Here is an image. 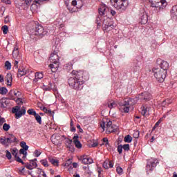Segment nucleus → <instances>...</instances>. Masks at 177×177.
<instances>
[{
	"label": "nucleus",
	"mask_w": 177,
	"mask_h": 177,
	"mask_svg": "<svg viewBox=\"0 0 177 177\" xmlns=\"http://www.w3.org/2000/svg\"><path fill=\"white\" fill-rule=\"evenodd\" d=\"M74 77H70L68 80L69 86L75 91H81L84 88L85 81L89 80V74L84 71H73Z\"/></svg>",
	"instance_id": "obj_1"
},
{
	"label": "nucleus",
	"mask_w": 177,
	"mask_h": 177,
	"mask_svg": "<svg viewBox=\"0 0 177 177\" xmlns=\"http://www.w3.org/2000/svg\"><path fill=\"white\" fill-rule=\"evenodd\" d=\"M138 100H150L151 99V94L149 92H144L138 95V97L129 99L125 100L124 102H119L120 111L122 113H129V106L136 104V103H138Z\"/></svg>",
	"instance_id": "obj_2"
},
{
	"label": "nucleus",
	"mask_w": 177,
	"mask_h": 177,
	"mask_svg": "<svg viewBox=\"0 0 177 177\" xmlns=\"http://www.w3.org/2000/svg\"><path fill=\"white\" fill-rule=\"evenodd\" d=\"M71 1V0H64L69 13H75V12H77V9L82 8V1L73 0L71 2V6H70L68 3H70Z\"/></svg>",
	"instance_id": "obj_3"
},
{
	"label": "nucleus",
	"mask_w": 177,
	"mask_h": 177,
	"mask_svg": "<svg viewBox=\"0 0 177 177\" xmlns=\"http://www.w3.org/2000/svg\"><path fill=\"white\" fill-rule=\"evenodd\" d=\"M152 71L155 78L158 81V82H164V80L167 77V71L158 69V68H153Z\"/></svg>",
	"instance_id": "obj_4"
},
{
	"label": "nucleus",
	"mask_w": 177,
	"mask_h": 177,
	"mask_svg": "<svg viewBox=\"0 0 177 177\" xmlns=\"http://www.w3.org/2000/svg\"><path fill=\"white\" fill-rule=\"evenodd\" d=\"M49 60L50 63H53L50 64L49 65V67L50 68H51V71H53V73H55L57 71V68H59V64H57V63H59V55H57V53H53L50 54Z\"/></svg>",
	"instance_id": "obj_5"
},
{
	"label": "nucleus",
	"mask_w": 177,
	"mask_h": 177,
	"mask_svg": "<svg viewBox=\"0 0 177 177\" xmlns=\"http://www.w3.org/2000/svg\"><path fill=\"white\" fill-rule=\"evenodd\" d=\"M113 6L120 12H125L128 8V0H113Z\"/></svg>",
	"instance_id": "obj_6"
},
{
	"label": "nucleus",
	"mask_w": 177,
	"mask_h": 177,
	"mask_svg": "<svg viewBox=\"0 0 177 177\" xmlns=\"http://www.w3.org/2000/svg\"><path fill=\"white\" fill-rule=\"evenodd\" d=\"M103 30L106 32H110L111 30H114V24L111 19L106 17L102 22Z\"/></svg>",
	"instance_id": "obj_7"
},
{
	"label": "nucleus",
	"mask_w": 177,
	"mask_h": 177,
	"mask_svg": "<svg viewBox=\"0 0 177 177\" xmlns=\"http://www.w3.org/2000/svg\"><path fill=\"white\" fill-rule=\"evenodd\" d=\"M101 128H102L103 131H104V128H106V133H111V132H115V126L113 125L112 121H109L106 122H102L100 124Z\"/></svg>",
	"instance_id": "obj_8"
},
{
	"label": "nucleus",
	"mask_w": 177,
	"mask_h": 177,
	"mask_svg": "<svg viewBox=\"0 0 177 177\" xmlns=\"http://www.w3.org/2000/svg\"><path fill=\"white\" fill-rule=\"evenodd\" d=\"M32 35H36L37 37H44L46 35L47 32L45 31L43 26L38 25L35 27V29H32L30 31Z\"/></svg>",
	"instance_id": "obj_9"
},
{
	"label": "nucleus",
	"mask_w": 177,
	"mask_h": 177,
	"mask_svg": "<svg viewBox=\"0 0 177 177\" xmlns=\"http://www.w3.org/2000/svg\"><path fill=\"white\" fill-rule=\"evenodd\" d=\"M158 163V160L155 158H151L147 160V167H146V171L147 174H151L152 171L154 170V168L157 167V164Z\"/></svg>",
	"instance_id": "obj_10"
},
{
	"label": "nucleus",
	"mask_w": 177,
	"mask_h": 177,
	"mask_svg": "<svg viewBox=\"0 0 177 177\" xmlns=\"http://www.w3.org/2000/svg\"><path fill=\"white\" fill-rule=\"evenodd\" d=\"M12 113H13V114H15V118L17 120H19V118H20L22 115H24L26 114V108L23 106L20 110V106H16L15 107L12 108Z\"/></svg>",
	"instance_id": "obj_11"
},
{
	"label": "nucleus",
	"mask_w": 177,
	"mask_h": 177,
	"mask_svg": "<svg viewBox=\"0 0 177 177\" xmlns=\"http://www.w3.org/2000/svg\"><path fill=\"white\" fill-rule=\"evenodd\" d=\"M152 8H158V9H164L167 6V2L165 0H160V1H156V0H150Z\"/></svg>",
	"instance_id": "obj_12"
},
{
	"label": "nucleus",
	"mask_w": 177,
	"mask_h": 177,
	"mask_svg": "<svg viewBox=\"0 0 177 177\" xmlns=\"http://www.w3.org/2000/svg\"><path fill=\"white\" fill-rule=\"evenodd\" d=\"M1 142L4 145H10V143L17 142V138H16V136H15L13 134H9L5 139H1Z\"/></svg>",
	"instance_id": "obj_13"
},
{
	"label": "nucleus",
	"mask_w": 177,
	"mask_h": 177,
	"mask_svg": "<svg viewBox=\"0 0 177 177\" xmlns=\"http://www.w3.org/2000/svg\"><path fill=\"white\" fill-rule=\"evenodd\" d=\"M9 100H8V98L6 97H3L0 100V109H1V110H5V109H6V107H8V106L9 105Z\"/></svg>",
	"instance_id": "obj_14"
},
{
	"label": "nucleus",
	"mask_w": 177,
	"mask_h": 177,
	"mask_svg": "<svg viewBox=\"0 0 177 177\" xmlns=\"http://www.w3.org/2000/svg\"><path fill=\"white\" fill-rule=\"evenodd\" d=\"M98 12L100 16H104L107 12V6H106L104 3L100 4Z\"/></svg>",
	"instance_id": "obj_15"
},
{
	"label": "nucleus",
	"mask_w": 177,
	"mask_h": 177,
	"mask_svg": "<svg viewBox=\"0 0 177 177\" xmlns=\"http://www.w3.org/2000/svg\"><path fill=\"white\" fill-rule=\"evenodd\" d=\"M82 160V162L85 165H88V164H93V160L86 155L82 156L80 157Z\"/></svg>",
	"instance_id": "obj_16"
},
{
	"label": "nucleus",
	"mask_w": 177,
	"mask_h": 177,
	"mask_svg": "<svg viewBox=\"0 0 177 177\" xmlns=\"http://www.w3.org/2000/svg\"><path fill=\"white\" fill-rule=\"evenodd\" d=\"M25 167L28 169H34V168H37V162L30 160V162L25 163Z\"/></svg>",
	"instance_id": "obj_17"
},
{
	"label": "nucleus",
	"mask_w": 177,
	"mask_h": 177,
	"mask_svg": "<svg viewBox=\"0 0 177 177\" xmlns=\"http://www.w3.org/2000/svg\"><path fill=\"white\" fill-rule=\"evenodd\" d=\"M12 57L15 59L20 60V55H19V47L17 46H15L14 50L12 51Z\"/></svg>",
	"instance_id": "obj_18"
},
{
	"label": "nucleus",
	"mask_w": 177,
	"mask_h": 177,
	"mask_svg": "<svg viewBox=\"0 0 177 177\" xmlns=\"http://www.w3.org/2000/svg\"><path fill=\"white\" fill-rule=\"evenodd\" d=\"M65 145L71 151H74V147L73 146V140L66 138Z\"/></svg>",
	"instance_id": "obj_19"
},
{
	"label": "nucleus",
	"mask_w": 177,
	"mask_h": 177,
	"mask_svg": "<svg viewBox=\"0 0 177 177\" xmlns=\"http://www.w3.org/2000/svg\"><path fill=\"white\" fill-rule=\"evenodd\" d=\"M171 16L174 20H177V5L174 6L171 10Z\"/></svg>",
	"instance_id": "obj_20"
},
{
	"label": "nucleus",
	"mask_w": 177,
	"mask_h": 177,
	"mask_svg": "<svg viewBox=\"0 0 177 177\" xmlns=\"http://www.w3.org/2000/svg\"><path fill=\"white\" fill-rule=\"evenodd\" d=\"M73 143H74L75 147H77V149H81L82 147V144H81V142H80V140H78L77 136H75L73 137Z\"/></svg>",
	"instance_id": "obj_21"
},
{
	"label": "nucleus",
	"mask_w": 177,
	"mask_h": 177,
	"mask_svg": "<svg viewBox=\"0 0 177 177\" xmlns=\"http://www.w3.org/2000/svg\"><path fill=\"white\" fill-rule=\"evenodd\" d=\"M168 67H169V64L167 62V61H162L160 62V67L158 68V69L160 70H164L165 71H167L168 70Z\"/></svg>",
	"instance_id": "obj_22"
},
{
	"label": "nucleus",
	"mask_w": 177,
	"mask_h": 177,
	"mask_svg": "<svg viewBox=\"0 0 177 177\" xmlns=\"http://www.w3.org/2000/svg\"><path fill=\"white\" fill-rule=\"evenodd\" d=\"M12 73H7L6 76V85L8 86H12Z\"/></svg>",
	"instance_id": "obj_23"
},
{
	"label": "nucleus",
	"mask_w": 177,
	"mask_h": 177,
	"mask_svg": "<svg viewBox=\"0 0 177 177\" xmlns=\"http://www.w3.org/2000/svg\"><path fill=\"white\" fill-rule=\"evenodd\" d=\"M44 78V74L42 73H36L35 74V79L33 80V83L37 84L39 80H42Z\"/></svg>",
	"instance_id": "obj_24"
},
{
	"label": "nucleus",
	"mask_w": 177,
	"mask_h": 177,
	"mask_svg": "<svg viewBox=\"0 0 177 177\" xmlns=\"http://www.w3.org/2000/svg\"><path fill=\"white\" fill-rule=\"evenodd\" d=\"M103 167L105 169H109V168H113V167H114V165L111 161H105L103 163Z\"/></svg>",
	"instance_id": "obj_25"
},
{
	"label": "nucleus",
	"mask_w": 177,
	"mask_h": 177,
	"mask_svg": "<svg viewBox=\"0 0 177 177\" xmlns=\"http://www.w3.org/2000/svg\"><path fill=\"white\" fill-rule=\"evenodd\" d=\"M140 19H141V24H146V23H147V21H148L147 14H146L145 12H143L140 17Z\"/></svg>",
	"instance_id": "obj_26"
},
{
	"label": "nucleus",
	"mask_w": 177,
	"mask_h": 177,
	"mask_svg": "<svg viewBox=\"0 0 177 177\" xmlns=\"http://www.w3.org/2000/svg\"><path fill=\"white\" fill-rule=\"evenodd\" d=\"M108 107L109 109H115L117 107V102L115 101L111 100V102H108Z\"/></svg>",
	"instance_id": "obj_27"
},
{
	"label": "nucleus",
	"mask_w": 177,
	"mask_h": 177,
	"mask_svg": "<svg viewBox=\"0 0 177 177\" xmlns=\"http://www.w3.org/2000/svg\"><path fill=\"white\" fill-rule=\"evenodd\" d=\"M35 118L37 122H38V124H39V125H41V124H42V118H41V115H39V114L37 113L35 115Z\"/></svg>",
	"instance_id": "obj_28"
},
{
	"label": "nucleus",
	"mask_w": 177,
	"mask_h": 177,
	"mask_svg": "<svg viewBox=\"0 0 177 177\" xmlns=\"http://www.w3.org/2000/svg\"><path fill=\"white\" fill-rule=\"evenodd\" d=\"M48 160L51 162V164H53V165H55L57 167V165H59V160H55L53 158H49Z\"/></svg>",
	"instance_id": "obj_29"
},
{
	"label": "nucleus",
	"mask_w": 177,
	"mask_h": 177,
	"mask_svg": "<svg viewBox=\"0 0 177 177\" xmlns=\"http://www.w3.org/2000/svg\"><path fill=\"white\" fill-rule=\"evenodd\" d=\"M27 150L26 148H22L19 150V154L24 155V158H26L27 157Z\"/></svg>",
	"instance_id": "obj_30"
},
{
	"label": "nucleus",
	"mask_w": 177,
	"mask_h": 177,
	"mask_svg": "<svg viewBox=\"0 0 177 177\" xmlns=\"http://www.w3.org/2000/svg\"><path fill=\"white\" fill-rule=\"evenodd\" d=\"M8 93V88L6 87H0V95H6Z\"/></svg>",
	"instance_id": "obj_31"
},
{
	"label": "nucleus",
	"mask_w": 177,
	"mask_h": 177,
	"mask_svg": "<svg viewBox=\"0 0 177 177\" xmlns=\"http://www.w3.org/2000/svg\"><path fill=\"white\" fill-rule=\"evenodd\" d=\"M43 111L46 113V114H49L50 115H53V114H55V112L52 111L50 109H46V107L43 108Z\"/></svg>",
	"instance_id": "obj_32"
},
{
	"label": "nucleus",
	"mask_w": 177,
	"mask_h": 177,
	"mask_svg": "<svg viewBox=\"0 0 177 177\" xmlns=\"http://www.w3.org/2000/svg\"><path fill=\"white\" fill-rule=\"evenodd\" d=\"M124 142L126 143H131L132 142V137L130 135H127L124 137Z\"/></svg>",
	"instance_id": "obj_33"
},
{
	"label": "nucleus",
	"mask_w": 177,
	"mask_h": 177,
	"mask_svg": "<svg viewBox=\"0 0 177 177\" xmlns=\"http://www.w3.org/2000/svg\"><path fill=\"white\" fill-rule=\"evenodd\" d=\"M27 112L29 115H34V117L37 115V112L32 109H28Z\"/></svg>",
	"instance_id": "obj_34"
},
{
	"label": "nucleus",
	"mask_w": 177,
	"mask_h": 177,
	"mask_svg": "<svg viewBox=\"0 0 177 177\" xmlns=\"http://www.w3.org/2000/svg\"><path fill=\"white\" fill-rule=\"evenodd\" d=\"M14 93H15V91H13V90L10 91V92L8 93V95L10 96V97H9L10 100H16V99H15V97H13Z\"/></svg>",
	"instance_id": "obj_35"
},
{
	"label": "nucleus",
	"mask_w": 177,
	"mask_h": 177,
	"mask_svg": "<svg viewBox=\"0 0 177 177\" xmlns=\"http://www.w3.org/2000/svg\"><path fill=\"white\" fill-rule=\"evenodd\" d=\"M141 114L142 115H147V108L145 106L141 107Z\"/></svg>",
	"instance_id": "obj_36"
},
{
	"label": "nucleus",
	"mask_w": 177,
	"mask_h": 177,
	"mask_svg": "<svg viewBox=\"0 0 177 177\" xmlns=\"http://www.w3.org/2000/svg\"><path fill=\"white\" fill-rule=\"evenodd\" d=\"M102 20V18L100 17H97L95 19V23L97 24V28H100V26H102V24H100V21Z\"/></svg>",
	"instance_id": "obj_37"
},
{
	"label": "nucleus",
	"mask_w": 177,
	"mask_h": 177,
	"mask_svg": "<svg viewBox=\"0 0 177 177\" xmlns=\"http://www.w3.org/2000/svg\"><path fill=\"white\" fill-rule=\"evenodd\" d=\"M20 146L21 147H22V149H26V150H28V145H27L26 142L24 141L21 142Z\"/></svg>",
	"instance_id": "obj_38"
},
{
	"label": "nucleus",
	"mask_w": 177,
	"mask_h": 177,
	"mask_svg": "<svg viewBox=\"0 0 177 177\" xmlns=\"http://www.w3.org/2000/svg\"><path fill=\"white\" fill-rule=\"evenodd\" d=\"M3 131H6V132H8V131L10 129V125L6 123H4L3 125Z\"/></svg>",
	"instance_id": "obj_39"
},
{
	"label": "nucleus",
	"mask_w": 177,
	"mask_h": 177,
	"mask_svg": "<svg viewBox=\"0 0 177 177\" xmlns=\"http://www.w3.org/2000/svg\"><path fill=\"white\" fill-rule=\"evenodd\" d=\"M40 162L42 165H44V167H49V165L48 164V160H46V159L41 160Z\"/></svg>",
	"instance_id": "obj_40"
},
{
	"label": "nucleus",
	"mask_w": 177,
	"mask_h": 177,
	"mask_svg": "<svg viewBox=\"0 0 177 177\" xmlns=\"http://www.w3.org/2000/svg\"><path fill=\"white\" fill-rule=\"evenodd\" d=\"M5 66L6 67L7 70H10V68H12V64H10V62H9V61L6 62Z\"/></svg>",
	"instance_id": "obj_41"
},
{
	"label": "nucleus",
	"mask_w": 177,
	"mask_h": 177,
	"mask_svg": "<svg viewBox=\"0 0 177 177\" xmlns=\"http://www.w3.org/2000/svg\"><path fill=\"white\" fill-rule=\"evenodd\" d=\"M18 73L19 74V75H21V77H23V75H26V70L24 69H18Z\"/></svg>",
	"instance_id": "obj_42"
},
{
	"label": "nucleus",
	"mask_w": 177,
	"mask_h": 177,
	"mask_svg": "<svg viewBox=\"0 0 177 177\" xmlns=\"http://www.w3.org/2000/svg\"><path fill=\"white\" fill-rule=\"evenodd\" d=\"M172 103V101L171 100H165L162 102V106H165L167 104H171Z\"/></svg>",
	"instance_id": "obj_43"
},
{
	"label": "nucleus",
	"mask_w": 177,
	"mask_h": 177,
	"mask_svg": "<svg viewBox=\"0 0 177 177\" xmlns=\"http://www.w3.org/2000/svg\"><path fill=\"white\" fill-rule=\"evenodd\" d=\"M2 30L3 34H8V26L5 25L2 27Z\"/></svg>",
	"instance_id": "obj_44"
},
{
	"label": "nucleus",
	"mask_w": 177,
	"mask_h": 177,
	"mask_svg": "<svg viewBox=\"0 0 177 177\" xmlns=\"http://www.w3.org/2000/svg\"><path fill=\"white\" fill-rule=\"evenodd\" d=\"M139 135H140L139 131H136L133 133V138H135V139H138V138H139Z\"/></svg>",
	"instance_id": "obj_45"
},
{
	"label": "nucleus",
	"mask_w": 177,
	"mask_h": 177,
	"mask_svg": "<svg viewBox=\"0 0 177 177\" xmlns=\"http://www.w3.org/2000/svg\"><path fill=\"white\" fill-rule=\"evenodd\" d=\"M6 157H7L8 160L12 159V153H10L8 150L6 151Z\"/></svg>",
	"instance_id": "obj_46"
},
{
	"label": "nucleus",
	"mask_w": 177,
	"mask_h": 177,
	"mask_svg": "<svg viewBox=\"0 0 177 177\" xmlns=\"http://www.w3.org/2000/svg\"><path fill=\"white\" fill-rule=\"evenodd\" d=\"M5 122H6V120H5V118H2L1 116H0V127H2V125H3Z\"/></svg>",
	"instance_id": "obj_47"
},
{
	"label": "nucleus",
	"mask_w": 177,
	"mask_h": 177,
	"mask_svg": "<svg viewBox=\"0 0 177 177\" xmlns=\"http://www.w3.org/2000/svg\"><path fill=\"white\" fill-rule=\"evenodd\" d=\"M17 149H14L12 150L11 153L12 155L14 156V157H15V158L17 157Z\"/></svg>",
	"instance_id": "obj_48"
},
{
	"label": "nucleus",
	"mask_w": 177,
	"mask_h": 177,
	"mask_svg": "<svg viewBox=\"0 0 177 177\" xmlns=\"http://www.w3.org/2000/svg\"><path fill=\"white\" fill-rule=\"evenodd\" d=\"M161 122H162V118H161L155 124V126L153 127V129H155V128H157V127H158V125H160V124H161Z\"/></svg>",
	"instance_id": "obj_49"
},
{
	"label": "nucleus",
	"mask_w": 177,
	"mask_h": 177,
	"mask_svg": "<svg viewBox=\"0 0 177 177\" xmlns=\"http://www.w3.org/2000/svg\"><path fill=\"white\" fill-rule=\"evenodd\" d=\"M122 147L125 151H128L129 150V144H125L122 146Z\"/></svg>",
	"instance_id": "obj_50"
},
{
	"label": "nucleus",
	"mask_w": 177,
	"mask_h": 177,
	"mask_svg": "<svg viewBox=\"0 0 177 177\" xmlns=\"http://www.w3.org/2000/svg\"><path fill=\"white\" fill-rule=\"evenodd\" d=\"M15 158H17V161L18 162H21V164H23V165H26V163H24V162H23V160H21V158H20V157H16Z\"/></svg>",
	"instance_id": "obj_51"
},
{
	"label": "nucleus",
	"mask_w": 177,
	"mask_h": 177,
	"mask_svg": "<svg viewBox=\"0 0 177 177\" xmlns=\"http://www.w3.org/2000/svg\"><path fill=\"white\" fill-rule=\"evenodd\" d=\"M122 145H118V152L119 153V154H121V153H122Z\"/></svg>",
	"instance_id": "obj_52"
},
{
	"label": "nucleus",
	"mask_w": 177,
	"mask_h": 177,
	"mask_svg": "<svg viewBox=\"0 0 177 177\" xmlns=\"http://www.w3.org/2000/svg\"><path fill=\"white\" fill-rule=\"evenodd\" d=\"M116 171L119 175H121L122 174V168H121L120 167H118Z\"/></svg>",
	"instance_id": "obj_53"
},
{
	"label": "nucleus",
	"mask_w": 177,
	"mask_h": 177,
	"mask_svg": "<svg viewBox=\"0 0 177 177\" xmlns=\"http://www.w3.org/2000/svg\"><path fill=\"white\" fill-rule=\"evenodd\" d=\"M19 59H15V63H14V67L15 68H19Z\"/></svg>",
	"instance_id": "obj_54"
},
{
	"label": "nucleus",
	"mask_w": 177,
	"mask_h": 177,
	"mask_svg": "<svg viewBox=\"0 0 177 177\" xmlns=\"http://www.w3.org/2000/svg\"><path fill=\"white\" fill-rule=\"evenodd\" d=\"M35 157H39V156H41V151L35 150Z\"/></svg>",
	"instance_id": "obj_55"
},
{
	"label": "nucleus",
	"mask_w": 177,
	"mask_h": 177,
	"mask_svg": "<svg viewBox=\"0 0 177 177\" xmlns=\"http://www.w3.org/2000/svg\"><path fill=\"white\" fill-rule=\"evenodd\" d=\"M102 142L104 143H105V145L107 146V145H109V139H107V138H104L102 139Z\"/></svg>",
	"instance_id": "obj_56"
},
{
	"label": "nucleus",
	"mask_w": 177,
	"mask_h": 177,
	"mask_svg": "<svg viewBox=\"0 0 177 177\" xmlns=\"http://www.w3.org/2000/svg\"><path fill=\"white\" fill-rule=\"evenodd\" d=\"M31 2H32V0H25V3L28 6H30L31 5Z\"/></svg>",
	"instance_id": "obj_57"
},
{
	"label": "nucleus",
	"mask_w": 177,
	"mask_h": 177,
	"mask_svg": "<svg viewBox=\"0 0 177 177\" xmlns=\"http://www.w3.org/2000/svg\"><path fill=\"white\" fill-rule=\"evenodd\" d=\"M46 0H35V3H38L39 5H41L42 2L45 1Z\"/></svg>",
	"instance_id": "obj_58"
},
{
	"label": "nucleus",
	"mask_w": 177,
	"mask_h": 177,
	"mask_svg": "<svg viewBox=\"0 0 177 177\" xmlns=\"http://www.w3.org/2000/svg\"><path fill=\"white\" fill-rule=\"evenodd\" d=\"M16 103H17V104H20V103H23V101H21V98H17V100H15Z\"/></svg>",
	"instance_id": "obj_59"
},
{
	"label": "nucleus",
	"mask_w": 177,
	"mask_h": 177,
	"mask_svg": "<svg viewBox=\"0 0 177 177\" xmlns=\"http://www.w3.org/2000/svg\"><path fill=\"white\" fill-rule=\"evenodd\" d=\"M98 145H99V143H97V142H94L91 145V147H97V146H98Z\"/></svg>",
	"instance_id": "obj_60"
},
{
	"label": "nucleus",
	"mask_w": 177,
	"mask_h": 177,
	"mask_svg": "<svg viewBox=\"0 0 177 177\" xmlns=\"http://www.w3.org/2000/svg\"><path fill=\"white\" fill-rule=\"evenodd\" d=\"M44 171L42 170V169H37V174H39V175H41V174H43Z\"/></svg>",
	"instance_id": "obj_61"
},
{
	"label": "nucleus",
	"mask_w": 177,
	"mask_h": 177,
	"mask_svg": "<svg viewBox=\"0 0 177 177\" xmlns=\"http://www.w3.org/2000/svg\"><path fill=\"white\" fill-rule=\"evenodd\" d=\"M39 177H46V174H45V171H43V173L39 174Z\"/></svg>",
	"instance_id": "obj_62"
},
{
	"label": "nucleus",
	"mask_w": 177,
	"mask_h": 177,
	"mask_svg": "<svg viewBox=\"0 0 177 177\" xmlns=\"http://www.w3.org/2000/svg\"><path fill=\"white\" fill-rule=\"evenodd\" d=\"M4 23H5L6 24H8V23H9V17H8V16H7V17L5 18V19H4Z\"/></svg>",
	"instance_id": "obj_63"
},
{
	"label": "nucleus",
	"mask_w": 177,
	"mask_h": 177,
	"mask_svg": "<svg viewBox=\"0 0 177 177\" xmlns=\"http://www.w3.org/2000/svg\"><path fill=\"white\" fill-rule=\"evenodd\" d=\"M14 96H20V92H19V91H14Z\"/></svg>",
	"instance_id": "obj_64"
}]
</instances>
